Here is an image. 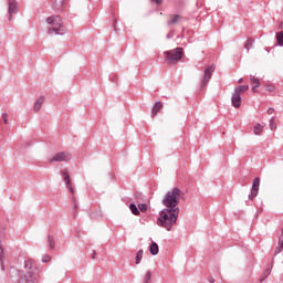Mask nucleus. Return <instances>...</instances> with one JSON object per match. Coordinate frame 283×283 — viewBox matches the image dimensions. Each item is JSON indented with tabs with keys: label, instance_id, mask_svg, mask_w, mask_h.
<instances>
[{
	"label": "nucleus",
	"instance_id": "f257e3e1",
	"mask_svg": "<svg viewBox=\"0 0 283 283\" xmlns=\"http://www.w3.org/2000/svg\"><path fill=\"white\" fill-rule=\"evenodd\" d=\"M178 216H180V209H167L164 208L159 211V216L157 218V226L161 227L166 231H171L175 224L178 222Z\"/></svg>",
	"mask_w": 283,
	"mask_h": 283
},
{
	"label": "nucleus",
	"instance_id": "f03ea898",
	"mask_svg": "<svg viewBox=\"0 0 283 283\" xmlns=\"http://www.w3.org/2000/svg\"><path fill=\"white\" fill-rule=\"evenodd\" d=\"M180 198H182V190H180L178 187H175L172 190L165 195L164 199L161 200V205H164L166 209H180L178 208Z\"/></svg>",
	"mask_w": 283,
	"mask_h": 283
},
{
	"label": "nucleus",
	"instance_id": "7ed1b4c3",
	"mask_svg": "<svg viewBox=\"0 0 283 283\" xmlns=\"http://www.w3.org/2000/svg\"><path fill=\"white\" fill-rule=\"evenodd\" d=\"M46 23L51 25L48 29V34H59L63 36V34H67V28L63 25V20L61 15H51L46 19Z\"/></svg>",
	"mask_w": 283,
	"mask_h": 283
},
{
	"label": "nucleus",
	"instance_id": "20e7f679",
	"mask_svg": "<svg viewBox=\"0 0 283 283\" xmlns=\"http://www.w3.org/2000/svg\"><path fill=\"white\" fill-rule=\"evenodd\" d=\"M182 48L178 46L170 51H165L164 55L166 59L167 65H174V63H178V61H182Z\"/></svg>",
	"mask_w": 283,
	"mask_h": 283
},
{
	"label": "nucleus",
	"instance_id": "39448f33",
	"mask_svg": "<svg viewBox=\"0 0 283 283\" xmlns=\"http://www.w3.org/2000/svg\"><path fill=\"white\" fill-rule=\"evenodd\" d=\"M24 268L27 269V274L24 275V280L27 283H34L36 282V274H34V265L32 261H25Z\"/></svg>",
	"mask_w": 283,
	"mask_h": 283
},
{
	"label": "nucleus",
	"instance_id": "423d86ee",
	"mask_svg": "<svg viewBox=\"0 0 283 283\" xmlns=\"http://www.w3.org/2000/svg\"><path fill=\"white\" fill-rule=\"evenodd\" d=\"M214 72H216L214 65L207 66V69L203 72V77L201 80L200 90H205V87H207V85H209V82L211 81Z\"/></svg>",
	"mask_w": 283,
	"mask_h": 283
},
{
	"label": "nucleus",
	"instance_id": "0eeeda50",
	"mask_svg": "<svg viewBox=\"0 0 283 283\" xmlns=\"http://www.w3.org/2000/svg\"><path fill=\"white\" fill-rule=\"evenodd\" d=\"M19 12V4L17 0H8V13H9V21H12V14H17Z\"/></svg>",
	"mask_w": 283,
	"mask_h": 283
},
{
	"label": "nucleus",
	"instance_id": "6e6552de",
	"mask_svg": "<svg viewBox=\"0 0 283 283\" xmlns=\"http://www.w3.org/2000/svg\"><path fill=\"white\" fill-rule=\"evenodd\" d=\"M260 191V177H256L252 181L251 193L249 195V200H253Z\"/></svg>",
	"mask_w": 283,
	"mask_h": 283
},
{
	"label": "nucleus",
	"instance_id": "1a4fd4ad",
	"mask_svg": "<svg viewBox=\"0 0 283 283\" xmlns=\"http://www.w3.org/2000/svg\"><path fill=\"white\" fill-rule=\"evenodd\" d=\"M50 160L51 163H67L70 155L67 153H57Z\"/></svg>",
	"mask_w": 283,
	"mask_h": 283
},
{
	"label": "nucleus",
	"instance_id": "9d476101",
	"mask_svg": "<svg viewBox=\"0 0 283 283\" xmlns=\"http://www.w3.org/2000/svg\"><path fill=\"white\" fill-rule=\"evenodd\" d=\"M61 176L66 185V189H69L70 193L74 195V188L72 187V180L70 179V172L67 170H62Z\"/></svg>",
	"mask_w": 283,
	"mask_h": 283
},
{
	"label": "nucleus",
	"instance_id": "9b49d317",
	"mask_svg": "<svg viewBox=\"0 0 283 283\" xmlns=\"http://www.w3.org/2000/svg\"><path fill=\"white\" fill-rule=\"evenodd\" d=\"M231 103L232 106L235 107V109H238V107H240V105H242V97L240 96V93L238 92H233L232 97H231Z\"/></svg>",
	"mask_w": 283,
	"mask_h": 283
},
{
	"label": "nucleus",
	"instance_id": "f8f14e48",
	"mask_svg": "<svg viewBox=\"0 0 283 283\" xmlns=\"http://www.w3.org/2000/svg\"><path fill=\"white\" fill-rule=\"evenodd\" d=\"M283 251V228L281 229V234L279 237L277 245L275 247L274 254L279 255Z\"/></svg>",
	"mask_w": 283,
	"mask_h": 283
},
{
	"label": "nucleus",
	"instance_id": "ddd939ff",
	"mask_svg": "<svg viewBox=\"0 0 283 283\" xmlns=\"http://www.w3.org/2000/svg\"><path fill=\"white\" fill-rule=\"evenodd\" d=\"M0 263L2 271H6V251L3 250V243L0 241Z\"/></svg>",
	"mask_w": 283,
	"mask_h": 283
},
{
	"label": "nucleus",
	"instance_id": "4468645a",
	"mask_svg": "<svg viewBox=\"0 0 283 283\" xmlns=\"http://www.w3.org/2000/svg\"><path fill=\"white\" fill-rule=\"evenodd\" d=\"M44 102H45V98L43 96L39 97L34 103L33 111L39 112L41 107H43Z\"/></svg>",
	"mask_w": 283,
	"mask_h": 283
},
{
	"label": "nucleus",
	"instance_id": "2eb2a0df",
	"mask_svg": "<svg viewBox=\"0 0 283 283\" xmlns=\"http://www.w3.org/2000/svg\"><path fill=\"white\" fill-rule=\"evenodd\" d=\"M161 109H163V103L156 102L151 109V116H156Z\"/></svg>",
	"mask_w": 283,
	"mask_h": 283
},
{
	"label": "nucleus",
	"instance_id": "dca6fc26",
	"mask_svg": "<svg viewBox=\"0 0 283 283\" xmlns=\"http://www.w3.org/2000/svg\"><path fill=\"white\" fill-rule=\"evenodd\" d=\"M46 244H48L49 249H51V251H53V249H55V247H56V241H54V237L49 234L48 239H46Z\"/></svg>",
	"mask_w": 283,
	"mask_h": 283
},
{
	"label": "nucleus",
	"instance_id": "f3484780",
	"mask_svg": "<svg viewBox=\"0 0 283 283\" xmlns=\"http://www.w3.org/2000/svg\"><path fill=\"white\" fill-rule=\"evenodd\" d=\"M273 270V265H271L270 268H268L262 276L260 277V282H264V280H266L270 275H271V271Z\"/></svg>",
	"mask_w": 283,
	"mask_h": 283
},
{
	"label": "nucleus",
	"instance_id": "a211bd4d",
	"mask_svg": "<svg viewBox=\"0 0 283 283\" xmlns=\"http://www.w3.org/2000/svg\"><path fill=\"white\" fill-rule=\"evenodd\" d=\"M149 251H150V254H151V255H158V252H159L158 243L153 242V243L150 244Z\"/></svg>",
	"mask_w": 283,
	"mask_h": 283
},
{
	"label": "nucleus",
	"instance_id": "6ab92c4d",
	"mask_svg": "<svg viewBox=\"0 0 283 283\" xmlns=\"http://www.w3.org/2000/svg\"><path fill=\"white\" fill-rule=\"evenodd\" d=\"M129 210L133 213V216H140V210L138 209V207H136V203H130Z\"/></svg>",
	"mask_w": 283,
	"mask_h": 283
},
{
	"label": "nucleus",
	"instance_id": "aec40b11",
	"mask_svg": "<svg viewBox=\"0 0 283 283\" xmlns=\"http://www.w3.org/2000/svg\"><path fill=\"white\" fill-rule=\"evenodd\" d=\"M248 90H249V85H239L234 88V92H237V94H242Z\"/></svg>",
	"mask_w": 283,
	"mask_h": 283
},
{
	"label": "nucleus",
	"instance_id": "412c9836",
	"mask_svg": "<svg viewBox=\"0 0 283 283\" xmlns=\"http://www.w3.org/2000/svg\"><path fill=\"white\" fill-rule=\"evenodd\" d=\"M263 129H264V127H262V125L256 124V125H254L253 132H254L255 136H260L262 134Z\"/></svg>",
	"mask_w": 283,
	"mask_h": 283
},
{
	"label": "nucleus",
	"instance_id": "4be33fe9",
	"mask_svg": "<svg viewBox=\"0 0 283 283\" xmlns=\"http://www.w3.org/2000/svg\"><path fill=\"white\" fill-rule=\"evenodd\" d=\"M143 250H138L136 256H135V264H140L143 262Z\"/></svg>",
	"mask_w": 283,
	"mask_h": 283
},
{
	"label": "nucleus",
	"instance_id": "5701e85b",
	"mask_svg": "<svg viewBox=\"0 0 283 283\" xmlns=\"http://www.w3.org/2000/svg\"><path fill=\"white\" fill-rule=\"evenodd\" d=\"M276 41H277V45L283 48V31H280L279 33H276Z\"/></svg>",
	"mask_w": 283,
	"mask_h": 283
},
{
	"label": "nucleus",
	"instance_id": "b1692460",
	"mask_svg": "<svg viewBox=\"0 0 283 283\" xmlns=\"http://www.w3.org/2000/svg\"><path fill=\"white\" fill-rule=\"evenodd\" d=\"M180 21V15L175 14L171 20L168 21V25H174Z\"/></svg>",
	"mask_w": 283,
	"mask_h": 283
},
{
	"label": "nucleus",
	"instance_id": "393cba45",
	"mask_svg": "<svg viewBox=\"0 0 283 283\" xmlns=\"http://www.w3.org/2000/svg\"><path fill=\"white\" fill-rule=\"evenodd\" d=\"M250 81L253 83L254 87H260V78L251 75Z\"/></svg>",
	"mask_w": 283,
	"mask_h": 283
},
{
	"label": "nucleus",
	"instance_id": "a878e982",
	"mask_svg": "<svg viewBox=\"0 0 283 283\" xmlns=\"http://www.w3.org/2000/svg\"><path fill=\"white\" fill-rule=\"evenodd\" d=\"M253 43H254L253 39H248L247 40V42L244 44V48L247 49V52H249L250 48H253Z\"/></svg>",
	"mask_w": 283,
	"mask_h": 283
},
{
	"label": "nucleus",
	"instance_id": "bb28decb",
	"mask_svg": "<svg viewBox=\"0 0 283 283\" xmlns=\"http://www.w3.org/2000/svg\"><path fill=\"white\" fill-rule=\"evenodd\" d=\"M144 283H151V271L146 272Z\"/></svg>",
	"mask_w": 283,
	"mask_h": 283
},
{
	"label": "nucleus",
	"instance_id": "cd10ccee",
	"mask_svg": "<svg viewBox=\"0 0 283 283\" xmlns=\"http://www.w3.org/2000/svg\"><path fill=\"white\" fill-rule=\"evenodd\" d=\"M270 129L273 132L275 129H277V126L275 125V117H272L270 119Z\"/></svg>",
	"mask_w": 283,
	"mask_h": 283
},
{
	"label": "nucleus",
	"instance_id": "c85d7f7f",
	"mask_svg": "<svg viewBox=\"0 0 283 283\" xmlns=\"http://www.w3.org/2000/svg\"><path fill=\"white\" fill-rule=\"evenodd\" d=\"M147 209H148L147 203L138 205V210L142 211V213H146Z\"/></svg>",
	"mask_w": 283,
	"mask_h": 283
},
{
	"label": "nucleus",
	"instance_id": "c756f323",
	"mask_svg": "<svg viewBox=\"0 0 283 283\" xmlns=\"http://www.w3.org/2000/svg\"><path fill=\"white\" fill-rule=\"evenodd\" d=\"M50 260H52V256H50L49 254H44L42 258V262H44V263L50 262Z\"/></svg>",
	"mask_w": 283,
	"mask_h": 283
},
{
	"label": "nucleus",
	"instance_id": "7c9ffc66",
	"mask_svg": "<svg viewBox=\"0 0 283 283\" xmlns=\"http://www.w3.org/2000/svg\"><path fill=\"white\" fill-rule=\"evenodd\" d=\"M72 205L74 210L78 209V205L76 203V197H72Z\"/></svg>",
	"mask_w": 283,
	"mask_h": 283
},
{
	"label": "nucleus",
	"instance_id": "2f4dec72",
	"mask_svg": "<svg viewBox=\"0 0 283 283\" xmlns=\"http://www.w3.org/2000/svg\"><path fill=\"white\" fill-rule=\"evenodd\" d=\"M2 120H3L4 125H8V113L2 114Z\"/></svg>",
	"mask_w": 283,
	"mask_h": 283
},
{
	"label": "nucleus",
	"instance_id": "473e14b6",
	"mask_svg": "<svg viewBox=\"0 0 283 283\" xmlns=\"http://www.w3.org/2000/svg\"><path fill=\"white\" fill-rule=\"evenodd\" d=\"M265 90H266V92H273L274 87H273V85H266Z\"/></svg>",
	"mask_w": 283,
	"mask_h": 283
},
{
	"label": "nucleus",
	"instance_id": "72a5a7b5",
	"mask_svg": "<svg viewBox=\"0 0 283 283\" xmlns=\"http://www.w3.org/2000/svg\"><path fill=\"white\" fill-rule=\"evenodd\" d=\"M154 1L157 6H163V0H151Z\"/></svg>",
	"mask_w": 283,
	"mask_h": 283
},
{
	"label": "nucleus",
	"instance_id": "f704fd0d",
	"mask_svg": "<svg viewBox=\"0 0 283 283\" xmlns=\"http://www.w3.org/2000/svg\"><path fill=\"white\" fill-rule=\"evenodd\" d=\"M273 112H275V108H272V107L268 108V114L269 115L273 114Z\"/></svg>",
	"mask_w": 283,
	"mask_h": 283
},
{
	"label": "nucleus",
	"instance_id": "c9c22d12",
	"mask_svg": "<svg viewBox=\"0 0 283 283\" xmlns=\"http://www.w3.org/2000/svg\"><path fill=\"white\" fill-rule=\"evenodd\" d=\"M208 282H210V283H216V279H213V276H209V277H208Z\"/></svg>",
	"mask_w": 283,
	"mask_h": 283
},
{
	"label": "nucleus",
	"instance_id": "e433bc0d",
	"mask_svg": "<svg viewBox=\"0 0 283 283\" xmlns=\"http://www.w3.org/2000/svg\"><path fill=\"white\" fill-rule=\"evenodd\" d=\"M92 260H96V250H93Z\"/></svg>",
	"mask_w": 283,
	"mask_h": 283
},
{
	"label": "nucleus",
	"instance_id": "4c0bfd02",
	"mask_svg": "<svg viewBox=\"0 0 283 283\" xmlns=\"http://www.w3.org/2000/svg\"><path fill=\"white\" fill-rule=\"evenodd\" d=\"M252 92H258V87L253 86Z\"/></svg>",
	"mask_w": 283,
	"mask_h": 283
},
{
	"label": "nucleus",
	"instance_id": "58836bf2",
	"mask_svg": "<svg viewBox=\"0 0 283 283\" xmlns=\"http://www.w3.org/2000/svg\"><path fill=\"white\" fill-rule=\"evenodd\" d=\"M242 81H243L242 78H239L238 83H242Z\"/></svg>",
	"mask_w": 283,
	"mask_h": 283
},
{
	"label": "nucleus",
	"instance_id": "ea45409f",
	"mask_svg": "<svg viewBox=\"0 0 283 283\" xmlns=\"http://www.w3.org/2000/svg\"><path fill=\"white\" fill-rule=\"evenodd\" d=\"M53 8H56V2L53 3Z\"/></svg>",
	"mask_w": 283,
	"mask_h": 283
},
{
	"label": "nucleus",
	"instance_id": "a19ab883",
	"mask_svg": "<svg viewBox=\"0 0 283 283\" xmlns=\"http://www.w3.org/2000/svg\"><path fill=\"white\" fill-rule=\"evenodd\" d=\"M167 39H171V35L167 34Z\"/></svg>",
	"mask_w": 283,
	"mask_h": 283
}]
</instances>
